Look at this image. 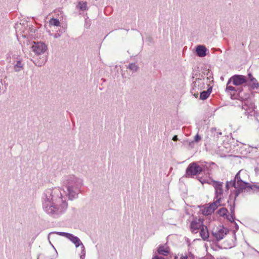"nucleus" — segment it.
<instances>
[{
	"label": "nucleus",
	"mask_w": 259,
	"mask_h": 259,
	"mask_svg": "<svg viewBox=\"0 0 259 259\" xmlns=\"http://www.w3.org/2000/svg\"><path fill=\"white\" fill-rule=\"evenodd\" d=\"M41 199L43 209L46 213L51 215H59L64 212L67 207V203L59 187H53L45 190Z\"/></svg>",
	"instance_id": "f257e3e1"
},
{
	"label": "nucleus",
	"mask_w": 259,
	"mask_h": 259,
	"mask_svg": "<svg viewBox=\"0 0 259 259\" xmlns=\"http://www.w3.org/2000/svg\"><path fill=\"white\" fill-rule=\"evenodd\" d=\"M61 36V34L60 33H55L54 35V37L55 38H58L60 36Z\"/></svg>",
	"instance_id": "72a5a7b5"
},
{
	"label": "nucleus",
	"mask_w": 259,
	"mask_h": 259,
	"mask_svg": "<svg viewBox=\"0 0 259 259\" xmlns=\"http://www.w3.org/2000/svg\"><path fill=\"white\" fill-rule=\"evenodd\" d=\"M247 78L246 76L242 75H233L229 79V83L231 82L235 85H241L247 82Z\"/></svg>",
	"instance_id": "9d476101"
},
{
	"label": "nucleus",
	"mask_w": 259,
	"mask_h": 259,
	"mask_svg": "<svg viewBox=\"0 0 259 259\" xmlns=\"http://www.w3.org/2000/svg\"><path fill=\"white\" fill-rule=\"evenodd\" d=\"M238 96L239 99L242 101L249 100V98L250 94L248 92H244L243 90H240L238 92Z\"/></svg>",
	"instance_id": "4468645a"
},
{
	"label": "nucleus",
	"mask_w": 259,
	"mask_h": 259,
	"mask_svg": "<svg viewBox=\"0 0 259 259\" xmlns=\"http://www.w3.org/2000/svg\"><path fill=\"white\" fill-rule=\"evenodd\" d=\"M82 186V181L74 175L68 176L64 178L62 182V189L69 199L73 200L77 197L79 189Z\"/></svg>",
	"instance_id": "f03ea898"
},
{
	"label": "nucleus",
	"mask_w": 259,
	"mask_h": 259,
	"mask_svg": "<svg viewBox=\"0 0 259 259\" xmlns=\"http://www.w3.org/2000/svg\"><path fill=\"white\" fill-rule=\"evenodd\" d=\"M242 108L244 110L246 115H252L254 113L255 106L251 100L243 101L242 103Z\"/></svg>",
	"instance_id": "1a4fd4ad"
},
{
	"label": "nucleus",
	"mask_w": 259,
	"mask_h": 259,
	"mask_svg": "<svg viewBox=\"0 0 259 259\" xmlns=\"http://www.w3.org/2000/svg\"><path fill=\"white\" fill-rule=\"evenodd\" d=\"M180 259H188V256L186 254H181L180 256Z\"/></svg>",
	"instance_id": "473e14b6"
},
{
	"label": "nucleus",
	"mask_w": 259,
	"mask_h": 259,
	"mask_svg": "<svg viewBox=\"0 0 259 259\" xmlns=\"http://www.w3.org/2000/svg\"><path fill=\"white\" fill-rule=\"evenodd\" d=\"M219 213L221 216H225L228 212V210L226 208H222L219 210Z\"/></svg>",
	"instance_id": "a878e982"
},
{
	"label": "nucleus",
	"mask_w": 259,
	"mask_h": 259,
	"mask_svg": "<svg viewBox=\"0 0 259 259\" xmlns=\"http://www.w3.org/2000/svg\"><path fill=\"white\" fill-rule=\"evenodd\" d=\"M221 205V203L214 200L209 206H205L202 209V213L205 215L211 214L218 207Z\"/></svg>",
	"instance_id": "f8f14e48"
},
{
	"label": "nucleus",
	"mask_w": 259,
	"mask_h": 259,
	"mask_svg": "<svg viewBox=\"0 0 259 259\" xmlns=\"http://www.w3.org/2000/svg\"><path fill=\"white\" fill-rule=\"evenodd\" d=\"M76 8L79 9L81 11L87 10L88 8L87 6V2L83 1H80L78 3Z\"/></svg>",
	"instance_id": "f3484780"
},
{
	"label": "nucleus",
	"mask_w": 259,
	"mask_h": 259,
	"mask_svg": "<svg viewBox=\"0 0 259 259\" xmlns=\"http://www.w3.org/2000/svg\"><path fill=\"white\" fill-rule=\"evenodd\" d=\"M206 49L203 46H198L196 49L197 55L201 57L206 56Z\"/></svg>",
	"instance_id": "dca6fc26"
},
{
	"label": "nucleus",
	"mask_w": 259,
	"mask_h": 259,
	"mask_svg": "<svg viewBox=\"0 0 259 259\" xmlns=\"http://www.w3.org/2000/svg\"><path fill=\"white\" fill-rule=\"evenodd\" d=\"M228 233V229L223 226H220L215 229H213L212 231L213 236L217 241L222 240L225 236Z\"/></svg>",
	"instance_id": "0eeeda50"
},
{
	"label": "nucleus",
	"mask_w": 259,
	"mask_h": 259,
	"mask_svg": "<svg viewBox=\"0 0 259 259\" xmlns=\"http://www.w3.org/2000/svg\"><path fill=\"white\" fill-rule=\"evenodd\" d=\"M221 259H226L225 258H221Z\"/></svg>",
	"instance_id": "4c0bfd02"
},
{
	"label": "nucleus",
	"mask_w": 259,
	"mask_h": 259,
	"mask_svg": "<svg viewBox=\"0 0 259 259\" xmlns=\"http://www.w3.org/2000/svg\"><path fill=\"white\" fill-rule=\"evenodd\" d=\"M201 139V137L198 134L194 137V142L196 143L199 142Z\"/></svg>",
	"instance_id": "cd10ccee"
},
{
	"label": "nucleus",
	"mask_w": 259,
	"mask_h": 259,
	"mask_svg": "<svg viewBox=\"0 0 259 259\" xmlns=\"http://www.w3.org/2000/svg\"><path fill=\"white\" fill-rule=\"evenodd\" d=\"M230 83H229V80L228 81V82L227 83V86H226V91L228 92H230V91H235V92H237V90H236V89L232 86V85H230Z\"/></svg>",
	"instance_id": "393cba45"
},
{
	"label": "nucleus",
	"mask_w": 259,
	"mask_h": 259,
	"mask_svg": "<svg viewBox=\"0 0 259 259\" xmlns=\"http://www.w3.org/2000/svg\"><path fill=\"white\" fill-rule=\"evenodd\" d=\"M230 186H233V182H227L226 184V187L228 190Z\"/></svg>",
	"instance_id": "7c9ffc66"
},
{
	"label": "nucleus",
	"mask_w": 259,
	"mask_h": 259,
	"mask_svg": "<svg viewBox=\"0 0 259 259\" xmlns=\"http://www.w3.org/2000/svg\"><path fill=\"white\" fill-rule=\"evenodd\" d=\"M169 248L164 245H160L158 247L157 252L159 254L166 256L169 253Z\"/></svg>",
	"instance_id": "2eb2a0df"
},
{
	"label": "nucleus",
	"mask_w": 259,
	"mask_h": 259,
	"mask_svg": "<svg viewBox=\"0 0 259 259\" xmlns=\"http://www.w3.org/2000/svg\"><path fill=\"white\" fill-rule=\"evenodd\" d=\"M23 64L21 60H18L14 64V69L15 71L18 72L23 69Z\"/></svg>",
	"instance_id": "6ab92c4d"
},
{
	"label": "nucleus",
	"mask_w": 259,
	"mask_h": 259,
	"mask_svg": "<svg viewBox=\"0 0 259 259\" xmlns=\"http://www.w3.org/2000/svg\"><path fill=\"white\" fill-rule=\"evenodd\" d=\"M231 212L233 213L234 211V206H231Z\"/></svg>",
	"instance_id": "c9c22d12"
},
{
	"label": "nucleus",
	"mask_w": 259,
	"mask_h": 259,
	"mask_svg": "<svg viewBox=\"0 0 259 259\" xmlns=\"http://www.w3.org/2000/svg\"><path fill=\"white\" fill-rule=\"evenodd\" d=\"M80 255H82V256H85V247L83 244L81 245V251Z\"/></svg>",
	"instance_id": "c756f323"
},
{
	"label": "nucleus",
	"mask_w": 259,
	"mask_h": 259,
	"mask_svg": "<svg viewBox=\"0 0 259 259\" xmlns=\"http://www.w3.org/2000/svg\"><path fill=\"white\" fill-rule=\"evenodd\" d=\"M248 178L249 176L246 171L243 169L239 170L236 175L233 182V186L235 189L236 197L238 196L240 193L246 190L249 186V183L247 182Z\"/></svg>",
	"instance_id": "7ed1b4c3"
},
{
	"label": "nucleus",
	"mask_w": 259,
	"mask_h": 259,
	"mask_svg": "<svg viewBox=\"0 0 259 259\" xmlns=\"http://www.w3.org/2000/svg\"><path fill=\"white\" fill-rule=\"evenodd\" d=\"M178 138L177 136H175L172 138V140L174 141H178Z\"/></svg>",
	"instance_id": "f704fd0d"
},
{
	"label": "nucleus",
	"mask_w": 259,
	"mask_h": 259,
	"mask_svg": "<svg viewBox=\"0 0 259 259\" xmlns=\"http://www.w3.org/2000/svg\"><path fill=\"white\" fill-rule=\"evenodd\" d=\"M152 259H165V258L162 256H160L158 255H155L152 257Z\"/></svg>",
	"instance_id": "2f4dec72"
},
{
	"label": "nucleus",
	"mask_w": 259,
	"mask_h": 259,
	"mask_svg": "<svg viewBox=\"0 0 259 259\" xmlns=\"http://www.w3.org/2000/svg\"><path fill=\"white\" fill-rule=\"evenodd\" d=\"M199 91L198 90L192 91V90L191 92L195 98H197L199 95Z\"/></svg>",
	"instance_id": "c85d7f7f"
},
{
	"label": "nucleus",
	"mask_w": 259,
	"mask_h": 259,
	"mask_svg": "<svg viewBox=\"0 0 259 259\" xmlns=\"http://www.w3.org/2000/svg\"><path fill=\"white\" fill-rule=\"evenodd\" d=\"M208 78H206L207 80ZM206 79L205 78H196L195 81H193L192 84V91H201L205 88Z\"/></svg>",
	"instance_id": "9b49d317"
},
{
	"label": "nucleus",
	"mask_w": 259,
	"mask_h": 259,
	"mask_svg": "<svg viewBox=\"0 0 259 259\" xmlns=\"http://www.w3.org/2000/svg\"><path fill=\"white\" fill-rule=\"evenodd\" d=\"M207 183L212 186L215 190L214 200L221 203L224 199L223 183L211 180L208 182Z\"/></svg>",
	"instance_id": "39448f33"
},
{
	"label": "nucleus",
	"mask_w": 259,
	"mask_h": 259,
	"mask_svg": "<svg viewBox=\"0 0 259 259\" xmlns=\"http://www.w3.org/2000/svg\"><path fill=\"white\" fill-rule=\"evenodd\" d=\"M250 190H252L253 192L259 193V186L257 185H250L249 184V186L246 190L248 191Z\"/></svg>",
	"instance_id": "4be33fe9"
},
{
	"label": "nucleus",
	"mask_w": 259,
	"mask_h": 259,
	"mask_svg": "<svg viewBox=\"0 0 259 259\" xmlns=\"http://www.w3.org/2000/svg\"><path fill=\"white\" fill-rule=\"evenodd\" d=\"M70 240L72 243H73L76 247H78L79 246L82 245V243L80 241V240L76 236L73 235L72 234H70L68 238Z\"/></svg>",
	"instance_id": "ddd939ff"
},
{
	"label": "nucleus",
	"mask_w": 259,
	"mask_h": 259,
	"mask_svg": "<svg viewBox=\"0 0 259 259\" xmlns=\"http://www.w3.org/2000/svg\"><path fill=\"white\" fill-rule=\"evenodd\" d=\"M190 231L192 233L196 234L200 230L199 235L203 241H208L209 236L206 226L203 224V220L194 218L190 223Z\"/></svg>",
	"instance_id": "20e7f679"
},
{
	"label": "nucleus",
	"mask_w": 259,
	"mask_h": 259,
	"mask_svg": "<svg viewBox=\"0 0 259 259\" xmlns=\"http://www.w3.org/2000/svg\"><path fill=\"white\" fill-rule=\"evenodd\" d=\"M31 46L32 51L37 55L44 54L48 49L47 46L42 42H33Z\"/></svg>",
	"instance_id": "6e6552de"
},
{
	"label": "nucleus",
	"mask_w": 259,
	"mask_h": 259,
	"mask_svg": "<svg viewBox=\"0 0 259 259\" xmlns=\"http://www.w3.org/2000/svg\"><path fill=\"white\" fill-rule=\"evenodd\" d=\"M33 62L35 65L40 67L45 65L46 62V59L45 58L41 60H35Z\"/></svg>",
	"instance_id": "b1692460"
},
{
	"label": "nucleus",
	"mask_w": 259,
	"mask_h": 259,
	"mask_svg": "<svg viewBox=\"0 0 259 259\" xmlns=\"http://www.w3.org/2000/svg\"><path fill=\"white\" fill-rule=\"evenodd\" d=\"M58 234L61 235V236H64L67 238H68L69 234L70 233H66V232H57V233Z\"/></svg>",
	"instance_id": "bb28decb"
},
{
	"label": "nucleus",
	"mask_w": 259,
	"mask_h": 259,
	"mask_svg": "<svg viewBox=\"0 0 259 259\" xmlns=\"http://www.w3.org/2000/svg\"><path fill=\"white\" fill-rule=\"evenodd\" d=\"M49 25L51 26H59L60 22L58 19L55 18H51L49 22Z\"/></svg>",
	"instance_id": "412c9836"
},
{
	"label": "nucleus",
	"mask_w": 259,
	"mask_h": 259,
	"mask_svg": "<svg viewBox=\"0 0 259 259\" xmlns=\"http://www.w3.org/2000/svg\"><path fill=\"white\" fill-rule=\"evenodd\" d=\"M211 92V88H210L206 91L201 92L200 94V99L203 100L206 99L210 95Z\"/></svg>",
	"instance_id": "a211bd4d"
},
{
	"label": "nucleus",
	"mask_w": 259,
	"mask_h": 259,
	"mask_svg": "<svg viewBox=\"0 0 259 259\" xmlns=\"http://www.w3.org/2000/svg\"><path fill=\"white\" fill-rule=\"evenodd\" d=\"M202 171V168L196 162L190 163L187 168L186 175L187 177H193L199 174Z\"/></svg>",
	"instance_id": "423d86ee"
},
{
	"label": "nucleus",
	"mask_w": 259,
	"mask_h": 259,
	"mask_svg": "<svg viewBox=\"0 0 259 259\" xmlns=\"http://www.w3.org/2000/svg\"><path fill=\"white\" fill-rule=\"evenodd\" d=\"M138 66L135 63H131L128 65L127 68L132 72H136L138 69Z\"/></svg>",
	"instance_id": "5701e85b"
},
{
	"label": "nucleus",
	"mask_w": 259,
	"mask_h": 259,
	"mask_svg": "<svg viewBox=\"0 0 259 259\" xmlns=\"http://www.w3.org/2000/svg\"><path fill=\"white\" fill-rule=\"evenodd\" d=\"M80 259H84L85 256H82V255H80Z\"/></svg>",
	"instance_id": "e433bc0d"
},
{
	"label": "nucleus",
	"mask_w": 259,
	"mask_h": 259,
	"mask_svg": "<svg viewBox=\"0 0 259 259\" xmlns=\"http://www.w3.org/2000/svg\"><path fill=\"white\" fill-rule=\"evenodd\" d=\"M249 78L251 82V87L252 89L257 88L258 87V84L257 80L252 76L251 74H248Z\"/></svg>",
	"instance_id": "aec40b11"
}]
</instances>
